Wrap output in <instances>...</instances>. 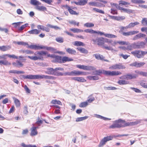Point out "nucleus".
<instances>
[{
    "mask_svg": "<svg viewBox=\"0 0 147 147\" xmlns=\"http://www.w3.org/2000/svg\"><path fill=\"white\" fill-rule=\"evenodd\" d=\"M35 56H27L31 60L36 61L38 60H42L43 58H46L48 57H51L52 58L54 56V55H50L48 54L46 51H37L34 53Z\"/></svg>",
    "mask_w": 147,
    "mask_h": 147,
    "instance_id": "f257e3e1",
    "label": "nucleus"
},
{
    "mask_svg": "<svg viewBox=\"0 0 147 147\" xmlns=\"http://www.w3.org/2000/svg\"><path fill=\"white\" fill-rule=\"evenodd\" d=\"M96 73V74L100 75V74H103L104 75L107 76H117L120 75L121 73L118 71H106L104 69L96 70L95 71Z\"/></svg>",
    "mask_w": 147,
    "mask_h": 147,
    "instance_id": "f03ea898",
    "label": "nucleus"
},
{
    "mask_svg": "<svg viewBox=\"0 0 147 147\" xmlns=\"http://www.w3.org/2000/svg\"><path fill=\"white\" fill-rule=\"evenodd\" d=\"M97 40L98 45H99L102 46L103 48L108 50L115 51V50L114 49L112 46H108L107 45H105L103 41V38H97Z\"/></svg>",
    "mask_w": 147,
    "mask_h": 147,
    "instance_id": "7ed1b4c3",
    "label": "nucleus"
},
{
    "mask_svg": "<svg viewBox=\"0 0 147 147\" xmlns=\"http://www.w3.org/2000/svg\"><path fill=\"white\" fill-rule=\"evenodd\" d=\"M125 122V121L124 120L119 119L118 120H115L113 122V124L110 126L109 128L114 129L116 128H120L122 127V123Z\"/></svg>",
    "mask_w": 147,
    "mask_h": 147,
    "instance_id": "20e7f679",
    "label": "nucleus"
},
{
    "mask_svg": "<svg viewBox=\"0 0 147 147\" xmlns=\"http://www.w3.org/2000/svg\"><path fill=\"white\" fill-rule=\"evenodd\" d=\"M131 53L135 57L138 58H141L143 57L144 56L147 54V51L138 50L132 51Z\"/></svg>",
    "mask_w": 147,
    "mask_h": 147,
    "instance_id": "39448f33",
    "label": "nucleus"
},
{
    "mask_svg": "<svg viewBox=\"0 0 147 147\" xmlns=\"http://www.w3.org/2000/svg\"><path fill=\"white\" fill-rule=\"evenodd\" d=\"M138 76L136 74H128L126 75L120 77V78L121 79L131 80L133 79H135Z\"/></svg>",
    "mask_w": 147,
    "mask_h": 147,
    "instance_id": "423d86ee",
    "label": "nucleus"
},
{
    "mask_svg": "<svg viewBox=\"0 0 147 147\" xmlns=\"http://www.w3.org/2000/svg\"><path fill=\"white\" fill-rule=\"evenodd\" d=\"M125 67L122 64L119 63L112 65L109 67V69H125Z\"/></svg>",
    "mask_w": 147,
    "mask_h": 147,
    "instance_id": "0eeeda50",
    "label": "nucleus"
},
{
    "mask_svg": "<svg viewBox=\"0 0 147 147\" xmlns=\"http://www.w3.org/2000/svg\"><path fill=\"white\" fill-rule=\"evenodd\" d=\"M76 67L79 68L86 70H94L95 69L94 67L92 66L77 65H76Z\"/></svg>",
    "mask_w": 147,
    "mask_h": 147,
    "instance_id": "6e6552de",
    "label": "nucleus"
},
{
    "mask_svg": "<svg viewBox=\"0 0 147 147\" xmlns=\"http://www.w3.org/2000/svg\"><path fill=\"white\" fill-rule=\"evenodd\" d=\"M23 77L25 79H39V75H24Z\"/></svg>",
    "mask_w": 147,
    "mask_h": 147,
    "instance_id": "1a4fd4ad",
    "label": "nucleus"
},
{
    "mask_svg": "<svg viewBox=\"0 0 147 147\" xmlns=\"http://www.w3.org/2000/svg\"><path fill=\"white\" fill-rule=\"evenodd\" d=\"M139 32L138 31L132 30L127 32H122V34L125 36H127L133 35L137 34Z\"/></svg>",
    "mask_w": 147,
    "mask_h": 147,
    "instance_id": "9d476101",
    "label": "nucleus"
},
{
    "mask_svg": "<svg viewBox=\"0 0 147 147\" xmlns=\"http://www.w3.org/2000/svg\"><path fill=\"white\" fill-rule=\"evenodd\" d=\"M135 49L144 48L145 43L143 42H140L137 43H134Z\"/></svg>",
    "mask_w": 147,
    "mask_h": 147,
    "instance_id": "9b49d317",
    "label": "nucleus"
},
{
    "mask_svg": "<svg viewBox=\"0 0 147 147\" xmlns=\"http://www.w3.org/2000/svg\"><path fill=\"white\" fill-rule=\"evenodd\" d=\"M67 9L69 13L72 15H78V14L75 11L72 10L73 9L72 7H70L67 5H64L63 6Z\"/></svg>",
    "mask_w": 147,
    "mask_h": 147,
    "instance_id": "f8f14e48",
    "label": "nucleus"
},
{
    "mask_svg": "<svg viewBox=\"0 0 147 147\" xmlns=\"http://www.w3.org/2000/svg\"><path fill=\"white\" fill-rule=\"evenodd\" d=\"M55 72L54 69L52 68H48L47 69V71H45V72L48 74L54 75Z\"/></svg>",
    "mask_w": 147,
    "mask_h": 147,
    "instance_id": "ddd939ff",
    "label": "nucleus"
},
{
    "mask_svg": "<svg viewBox=\"0 0 147 147\" xmlns=\"http://www.w3.org/2000/svg\"><path fill=\"white\" fill-rule=\"evenodd\" d=\"M53 58L54 59L53 61V62L62 63V58L61 57L54 55V56L53 57Z\"/></svg>",
    "mask_w": 147,
    "mask_h": 147,
    "instance_id": "4468645a",
    "label": "nucleus"
},
{
    "mask_svg": "<svg viewBox=\"0 0 147 147\" xmlns=\"http://www.w3.org/2000/svg\"><path fill=\"white\" fill-rule=\"evenodd\" d=\"M43 78H45V79L54 80L55 79V77L50 76L44 75H39V79H41Z\"/></svg>",
    "mask_w": 147,
    "mask_h": 147,
    "instance_id": "2eb2a0df",
    "label": "nucleus"
},
{
    "mask_svg": "<svg viewBox=\"0 0 147 147\" xmlns=\"http://www.w3.org/2000/svg\"><path fill=\"white\" fill-rule=\"evenodd\" d=\"M11 48L10 45L0 46V50L2 51H5L10 50Z\"/></svg>",
    "mask_w": 147,
    "mask_h": 147,
    "instance_id": "dca6fc26",
    "label": "nucleus"
},
{
    "mask_svg": "<svg viewBox=\"0 0 147 147\" xmlns=\"http://www.w3.org/2000/svg\"><path fill=\"white\" fill-rule=\"evenodd\" d=\"M28 48L32 49L38 50L41 49V46L36 45H31L28 46Z\"/></svg>",
    "mask_w": 147,
    "mask_h": 147,
    "instance_id": "f3484780",
    "label": "nucleus"
},
{
    "mask_svg": "<svg viewBox=\"0 0 147 147\" xmlns=\"http://www.w3.org/2000/svg\"><path fill=\"white\" fill-rule=\"evenodd\" d=\"M13 66L17 67H22L23 64L19 60H16V62H13L12 63Z\"/></svg>",
    "mask_w": 147,
    "mask_h": 147,
    "instance_id": "a211bd4d",
    "label": "nucleus"
},
{
    "mask_svg": "<svg viewBox=\"0 0 147 147\" xmlns=\"http://www.w3.org/2000/svg\"><path fill=\"white\" fill-rule=\"evenodd\" d=\"M40 31L39 30L37 29H32L31 30L28 31L27 33L30 34L37 35L39 34Z\"/></svg>",
    "mask_w": 147,
    "mask_h": 147,
    "instance_id": "6ab92c4d",
    "label": "nucleus"
},
{
    "mask_svg": "<svg viewBox=\"0 0 147 147\" xmlns=\"http://www.w3.org/2000/svg\"><path fill=\"white\" fill-rule=\"evenodd\" d=\"M31 132L30 135L31 136H33L36 135L38 132L36 130V127H33L31 129Z\"/></svg>",
    "mask_w": 147,
    "mask_h": 147,
    "instance_id": "aec40b11",
    "label": "nucleus"
},
{
    "mask_svg": "<svg viewBox=\"0 0 147 147\" xmlns=\"http://www.w3.org/2000/svg\"><path fill=\"white\" fill-rule=\"evenodd\" d=\"M72 73L73 76L84 75L85 74L84 72L74 70L72 71Z\"/></svg>",
    "mask_w": 147,
    "mask_h": 147,
    "instance_id": "412c9836",
    "label": "nucleus"
},
{
    "mask_svg": "<svg viewBox=\"0 0 147 147\" xmlns=\"http://www.w3.org/2000/svg\"><path fill=\"white\" fill-rule=\"evenodd\" d=\"M41 49H46L48 51H50L52 52H55L56 50L55 49L51 47H48L45 46H41Z\"/></svg>",
    "mask_w": 147,
    "mask_h": 147,
    "instance_id": "4be33fe9",
    "label": "nucleus"
},
{
    "mask_svg": "<svg viewBox=\"0 0 147 147\" xmlns=\"http://www.w3.org/2000/svg\"><path fill=\"white\" fill-rule=\"evenodd\" d=\"M66 51L69 54L71 55H76V52L75 50L70 48H65Z\"/></svg>",
    "mask_w": 147,
    "mask_h": 147,
    "instance_id": "5701e85b",
    "label": "nucleus"
},
{
    "mask_svg": "<svg viewBox=\"0 0 147 147\" xmlns=\"http://www.w3.org/2000/svg\"><path fill=\"white\" fill-rule=\"evenodd\" d=\"M96 59L98 60H105L104 58H105L102 55H100L99 54H96L93 55Z\"/></svg>",
    "mask_w": 147,
    "mask_h": 147,
    "instance_id": "b1692460",
    "label": "nucleus"
},
{
    "mask_svg": "<svg viewBox=\"0 0 147 147\" xmlns=\"http://www.w3.org/2000/svg\"><path fill=\"white\" fill-rule=\"evenodd\" d=\"M72 79L78 82H84L86 81V80L82 77H74L72 78Z\"/></svg>",
    "mask_w": 147,
    "mask_h": 147,
    "instance_id": "393cba45",
    "label": "nucleus"
},
{
    "mask_svg": "<svg viewBox=\"0 0 147 147\" xmlns=\"http://www.w3.org/2000/svg\"><path fill=\"white\" fill-rule=\"evenodd\" d=\"M73 60V59L67 57H64L62 58V63H64L66 61H71Z\"/></svg>",
    "mask_w": 147,
    "mask_h": 147,
    "instance_id": "a878e982",
    "label": "nucleus"
},
{
    "mask_svg": "<svg viewBox=\"0 0 147 147\" xmlns=\"http://www.w3.org/2000/svg\"><path fill=\"white\" fill-rule=\"evenodd\" d=\"M30 3L32 5L37 6V5H40L41 3L37 0H30Z\"/></svg>",
    "mask_w": 147,
    "mask_h": 147,
    "instance_id": "bb28decb",
    "label": "nucleus"
},
{
    "mask_svg": "<svg viewBox=\"0 0 147 147\" xmlns=\"http://www.w3.org/2000/svg\"><path fill=\"white\" fill-rule=\"evenodd\" d=\"M83 31L87 33H89L91 34H96V31L93 30L92 29H86Z\"/></svg>",
    "mask_w": 147,
    "mask_h": 147,
    "instance_id": "cd10ccee",
    "label": "nucleus"
},
{
    "mask_svg": "<svg viewBox=\"0 0 147 147\" xmlns=\"http://www.w3.org/2000/svg\"><path fill=\"white\" fill-rule=\"evenodd\" d=\"M104 42L108 43V44H109V43H110L111 45L114 46V41H113L112 39H108L107 38H104Z\"/></svg>",
    "mask_w": 147,
    "mask_h": 147,
    "instance_id": "c85d7f7f",
    "label": "nucleus"
},
{
    "mask_svg": "<svg viewBox=\"0 0 147 147\" xmlns=\"http://www.w3.org/2000/svg\"><path fill=\"white\" fill-rule=\"evenodd\" d=\"M77 49L81 53H83L87 54L88 52L87 50L84 48L81 47H77Z\"/></svg>",
    "mask_w": 147,
    "mask_h": 147,
    "instance_id": "c756f323",
    "label": "nucleus"
},
{
    "mask_svg": "<svg viewBox=\"0 0 147 147\" xmlns=\"http://www.w3.org/2000/svg\"><path fill=\"white\" fill-rule=\"evenodd\" d=\"M36 9L37 10L40 11H45L47 10V8L45 7L42 6H39L38 5H37V6H36Z\"/></svg>",
    "mask_w": 147,
    "mask_h": 147,
    "instance_id": "7c9ffc66",
    "label": "nucleus"
},
{
    "mask_svg": "<svg viewBox=\"0 0 147 147\" xmlns=\"http://www.w3.org/2000/svg\"><path fill=\"white\" fill-rule=\"evenodd\" d=\"M70 30L74 33H79L83 32V30L77 28H70Z\"/></svg>",
    "mask_w": 147,
    "mask_h": 147,
    "instance_id": "2f4dec72",
    "label": "nucleus"
},
{
    "mask_svg": "<svg viewBox=\"0 0 147 147\" xmlns=\"http://www.w3.org/2000/svg\"><path fill=\"white\" fill-rule=\"evenodd\" d=\"M131 2L134 4H142L145 2V1L142 0H131Z\"/></svg>",
    "mask_w": 147,
    "mask_h": 147,
    "instance_id": "473e14b6",
    "label": "nucleus"
},
{
    "mask_svg": "<svg viewBox=\"0 0 147 147\" xmlns=\"http://www.w3.org/2000/svg\"><path fill=\"white\" fill-rule=\"evenodd\" d=\"M139 24V23L137 22H136L134 23L131 22L129 23L128 25V28H132L134 27L135 26L138 25Z\"/></svg>",
    "mask_w": 147,
    "mask_h": 147,
    "instance_id": "72a5a7b5",
    "label": "nucleus"
},
{
    "mask_svg": "<svg viewBox=\"0 0 147 147\" xmlns=\"http://www.w3.org/2000/svg\"><path fill=\"white\" fill-rule=\"evenodd\" d=\"M10 73L17 74H24L25 72L23 71H18L16 70H10L9 71Z\"/></svg>",
    "mask_w": 147,
    "mask_h": 147,
    "instance_id": "f704fd0d",
    "label": "nucleus"
},
{
    "mask_svg": "<svg viewBox=\"0 0 147 147\" xmlns=\"http://www.w3.org/2000/svg\"><path fill=\"white\" fill-rule=\"evenodd\" d=\"M133 49H135V44L133 43L130 45H128L126 47V50H131Z\"/></svg>",
    "mask_w": 147,
    "mask_h": 147,
    "instance_id": "c9c22d12",
    "label": "nucleus"
},
{
    "mask_svg": "<svg viewBox=\"0 0 147 147\" xmlns=\"http://www.w3.org/2000/svg\"><path fill=\"white\" fill-rule=\"evenodd\" d=\"M115 136L111 135L109 136H107L106 137L104 138V139L107 142L112 140L114 137H116Z\"/></svg>",
    "mask_w": 147,
    "mask_h": 147,
    "instance_id": "e433bc0d",
    "label": "nucleus"
},
{
    "mask_svg": "<svg viewBox=\"0 0 147 147\" xmlns=\"http://www.w3.org/2000/svg\"><path fill=\"white\" fill-rule=\"evenodd\" d=\"M119 43L120 45H124L125 44H127V42H126L125 41H114V43H113L114 45V46L115 47V45Z\"/></svg>",
    "mask_w": 147,
    "mask_h": 147,
    "instance_id": "4c0bfd02",
    "label": "nucleus"
},
{
    "mask_svg": "<svg viewBox=\"0 0 147 147\" xmlns=\"http://www.w3.org/2000/svg\"><path fill=\"white\" fill-rule=\"evenodd\" d=\"M94 26V24L91 23L87 22L84 24V26L87 28H92Z\"/></svg>",
    "mask_w": 147,
    "mask_h": 147,
    "instance_id": "58836bf2",
    "label": "nucleus"
},
{
    "mask_svg": "<svg viewBox=\"0 0 147 147\" xmlns=\"http://www.w3.org/2000/svg\"><path fill=\"white\" fill-rule=\"evenodd\" d=\"M118 83L119 84L121 85L128 84L129 82L125 80H120L118 81Z\"/></svg>",
    "mask_w": 147,
    "mask_h": 147,
    "instance_id": "ea45409f",
    "label": "nucleus"
},
{
    "mask_svg": "<svg viewBox=\"0 0 147 147\" xmlns=\"http://www.w3.org/2000/svg\"><path fill=\"white\" fill-rule=\"evenodd\" d=\"M14 102L17 107H18L20 106V103L19 100L18 99L14 98Z\"/></svg>",
    "mask_w": 147,
    "mask_h": 147,
    "instance_id": "a19ab883",
    "label": "nucleus"
},
{
    "mask_svg": "<svg viewBox=\"0 0 147 147\" xmlns=\"http://www.w3.org/2000/svg\"><path fill=\"white\" fill-rule=\"evenodd\" d=\"M88 78L91 80H96L99 79V77L97 76H88Z\"/></svg>",
    "mask_w": 147,
    "mask_h": 147,
    "instance_id": "79ce46f5",
    "label": "nucleus"
},
{
    "mask_svg": "<svg viewBox=\"0 0 147 147\" xmlns=\"http://www.w3.org/2000/svg\"><path fill=\"white\" fill-rule=\"evenodd\" d=\"M88 118V116H86L84 117H78L77 118L76 121V122H79L84 120Z\"/></svg>",
    "mask_w": 147,
    "mask_h": 147,
    "instance_id": "37998d69",
    "label": "nucleus"
},
{
    "mask_svg": "<svg viewBox=\"0 0 147 147\" xmlns=\"http://www.w3.org/2000/svg\"><path fill=\"white\" fill-rule=\"evenodd\" d=\"M74 45L77 46H84V44L83 42L80 41H76L75 42Z\"/></svg>",
    "mask_w": 147,
    "mask_h": 147,
    "instance_id": "c03bdc74",
    "label": "nucleus"
},
{
    "mask_svg": "<svg viewBox=\"0 0 147 147\" xmlns=\"http://www.w3.org/2000/svg\"><path fill=\"white\" fill-rule=\"evenodd\" d=\"M106 142H107V141L104 138L100 141L99 145V147H101L102 146L106 144Z\"/></svg>",
    "mask_w": 147,
    "mask_h": 147,
    "instance_id": "a18cd8bd",
    "label": "nucleus"
},
{
    "mask_svg": "<svg viewBox=\"0 0 147 147\" xmlns=\"http://www.w3.org/2000/svg\"><path fill=\"white\" fill-rule=\"evenodd\" d=\"M121 10L124 12L127 13H132L133 12L132 10L131 9H126L123 7L122 8Z\"/></svg>",
    "mask_w": 147,
    "mask_h": 147,
    "instance_id": "49530a36",
    "label": "nucleus"
},
{
    "mask_svg": "<svg viewBox=\"0 0 147 147\" xmlns=\"http://www.w3.org/2000/svg\"><path fill=\"white\" fill-rule=\"evenodd\" d=\"M129 4V3L122 0H121L119 1V5L120 6H122L123 5Z\"/></svg>",
    "mask_w": 147,
    "mask_h": 147,
    "instance_id": "de8ad7c7",
    "label": "nucleus"
},
{
    "mask_svg": "<svg viewBox=\"0 0 147 147\" xmlns=\"http://www.w3.org/2000/svg\"><path fill=\"white\" fill-rule=\"evenodd\" d=\"M51 103L53 104H57L60 105H62L61 102L59 100H53L51 101Z\"/></svg>",
    "mask_w": 147,
    "mask_h": 147,
    "instance_id": "09e8293b",
    "label": "nucleus"
},
{
    "mask_svg": "<svg viewBox=\"0 0 147 147\" xmlns=\"http://www.w3.org/2000/svg\"><path fill=\"white\" fill-rule=\"evenodd\" d=\"M104 36L107 38H112L117 37V36L111 34H104Z\"/></svg>",
    "mask_w": 147,
    "mask_h": 147,
    "instance_id": "8fccbe9b",
    "label": "nucleus"
},
{
    "mask_svg": "<svg viewBox=\"0 0 147 147\" xmlns=\"http://www.w3.org/2000/svg\"><path fill=\"white\" fill-rule=\"evenodd\" d=\"M47 26L50 28H54L55 30H60V28L57 26H54L49 24H48Z\"/></svg>",
    "mask_w": 147,
    "mask_h": 147,
    "instance_id": "3c124183",
    "label": "nucleus"
},
{
    "mask_svg": "<svg viewBox=\"0 0 147 147\" xmlns=\"http://www.w3.org/2000/svg\"><path fill=\"white\" fill-rule=\"evenodd\" d=\"M0 64L2 65V64L5 65H10L11 63L8 62L7 60L4 61L3 60H0Z\"/></svg>",
    "mask_w": 147,
    "mask_h": 147,
    "instance_id": "603ef678",
    "label": "nucleus"
},
{
    "mask_svg": "<svg viewBox=\"0 0 147 147\" xmlns=\"http://www.w3.org/2000/svg\"><path fill=\"white\" fill-rule=\"evenodd\" d=\"M93 10L99 13H100L104 14L105 12L102 10L100 9L96 8H94L93 9Z\"/></svg>",
    "mask_w": 147,
    "mask_h": 147,
    "instance_id": "864d4df0",
    "label": "nucleus"
},
{
    "mask_svg": "<svg viewBox=\"0 0 147 147\" xmlns=\"http://www.w3.org/2000/svg\"><path fill=\"white\" fill-rule=\"evenodd\" d=\"M135 72L144 76H147V72L135 71Z\"/></svg>",
    "mask_w": 147,
    "mask_h": 147,
    "instance_id": "5fc2aeb1",
    "label": "nucleus"
},
{
    "mask_svg": "<svg viewBox=\"0 0 147 147\" xmlns=\"http://www.w3.org/2000/svg\"><path fill=\"white\" fill-rule=\"evenodd\" d=\"M23 52L27 54H34V52L29 50H24Z\"/></svg>",
    "mask_w": 147,
    "mask_h": 147,
    "instance_id": "6e6d98bb",
    "label": "nucleus"
},
{
    "mask_svg": "<svg viewBox=\"0 0 147 147\" xmlns=\"http://www.w3.org/2000/svg\"><path fill=\"white\" fill-rule=\"evenodd\" d=\"M55 40L57 42L60 43H63L64 41L63 38L61 37L56 38Z\"/></svg>",
    "mask_w": 147,
    "mask_h": 147,
    "instance_id": "4d7b16f0",
    "label": "nucleus"
},
{
    "mask_svg": "<svg viewBox=\"0 0 147 147\" xmlns=\"http://www.w3.org/2000/svg\"><path fill=\"white\" fill-rule=\"evenodd\" d=\"M28 25V24L26 23L24 25H22L20 28L18 29L19 31H21L24 29Z\"/></svg>",
    "mask_w": 147,
    "mask_h": 147,
    "instance_id": "13d9d810",
    "label": "nucleus"
},
{
    "mask_svg": "<svg viewBox=\"0 0 147 147\" xmlns=\"http://www.w3.org/2000/svg\"><path fill=\"white\" fill-rule=\"evenodd\" d=\"M142 24L143 26H147V18H143L142 20Z\"/></svg>",
    "mask_w": 147,
    "mask_h": 147,
    "instance_id": "bf43d9fd",
    "label": "nucleus"
},
{
    "mask_svg": "<svg viewBox=\"0 0 147 147\" xmlns=\"http://www.w3.org/2000/svg\"><path fill=\"white\" fill-rule=\"evenodd\" d=\"M88 105V103L87 102H82L80 105L79 107H86Z\"/></svg>",
    "mask_w": 147,
    "mask_h": 147,
    "instance_id": "052dcab7",
    "label": "nucleus"
},
{
    "mask_svg": "<svg viewBox=\"0 0 147 147\" xmlns=\"http://www.w3.org/2000/svg\"><path fill=\"white\" fill-rule=\"evenodd\" d=\"M125 18L124 16H117V21H122L123 20L125 19Z\"/></svg>",
    "mask_w": 147,
    "mask_h": 147,
    "instance_id": "680f3d73",
    "label": "nucleus"
},
{
    "mask_svg": "<svg viewBox=\"0 0 147 147\" xmlns=\"http://www.w3.org/2000/svg\"><path fill=\"white\" fill-rule=\"evenodd\" d=\"M94 116L98 118H100L101 119H103V120H106L107 118L106 117H103L100 115L95 114L94 115Z\"/></svg>",
    "mask_w": 147,
    "mask_h": 147,
    "instance_id": "e2e57ef3",
    "label": "nucleus"
},
{
    "mask_svg": "<svg viewBox=\"0 0 147 147\" xmlns=\"http://www.w3.org/2000/svg\"><path fill=\"white\" fill-rule=\"evenodd\" d=\"M111 13H112L113 14H117V11L116 9H114L113 8H112L111 9Z\"/></svg>",
    "mask_w": 147,
    "mask_h": 147,
    "instance_id": "0e129e2a",
    "label": "nucleus"
},
{
    "mask_svg": "<svg viewBox=\"0 0 147 147\" xmlns=\"http://www.w3.org/2000/svg\"><path fill=\"white\" fill-rule=\"evenodd\" d=\"M28 108L27 106H25L24 108L23 113L26 115L28 113Z\"/></svg>",
    "mask_w": 147,
    "mask_h": 147,
    "instance_id": "69168bd1",
    "label": "nucleus"
},
{
    "mask_svg": "<svg viewBox=\"0 0 147 147\" xmlns=\"http://www.w3.org/2000/svg\"><path fill=\"white\" fill-rule=\"evenodd\" d=\"M97 2L96 1H91L88 3V5H89L96 7Z\"/></svg>",
    "mask_w": 147,
    "mask_h": 147,
    "instance_id": "338daca9",
    "label": "nucleus"
},
{
    "mask_svg": "<svg viewBox=\"0 0 147 147\" xmlns=\"http://www.w3.org/2000/svg\"><path fill=\"white\" fill-rule=\"evenodd\" d=\"M24 88L26 93H30V90L26 85H25L24 87Z\"/></svg>",
    "mask_w": 147,
    "mask_h": 147,
    "instance_id": "774afa93",
    "label": "nucleus"
}]
</instances>
